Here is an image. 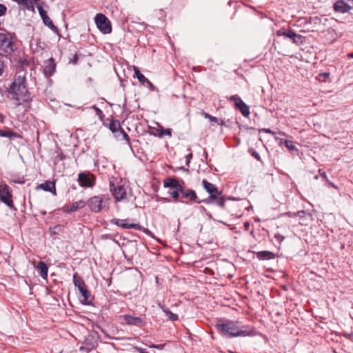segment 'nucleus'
Returning <instances> with one entry per match:
<instances>
[{
    "label": "nucleus",
    "instance_id": "4",
    "mask_svg": "<svg viewBox=\"0 0 353 353\" xmlns=\"http://www.w3.org/2000/svg\"><path fill=\"white\" fill-rule=\"evenodd\" d=\"M79 185L83 188H92L95 185L96 176L90 172H81L78 174Z\"/></svg>",
    "mask_w": 353,
    "mask_h": 353
},
{
    "label": "nucleus",
    "instance_id": "6",
    "mask_svg": "<svg viewBox=\"0 0 353 353\" xmlns=\"http://www.w3.org/2000/svg\"><path fill=\"white\" fill-rule=\"evenodd\" d=\"M202 185L205 190L210 194L208 198L202 199L203 203L210 204L212 203L213 200L216 198V194H221V192H219L217 188L206 179L202 181Z\"/></svg>",
    "mask_w": 353,
    "mask_h": 353
},
{
    "label": "nucleus",
    "instance_id": "17",
    "mask_svg": "<svg viewBox=\"0 0 353 353\" xmlns=\"http://www.w3.org/2000/svg\"><path fill=\"white\" fill-rule=\"evenodd\" d=\"M37 189H41L46 192H50L54 195L57 194L55 183L50 181H46L38 185Z\"/></svg>",
    "mask_w": 353,
    "mask_h": 353
},
{
    "label": "nucleus",
    "instance_id": "40",
    "mask_svg": "<svg viewBox=\"0 0 353 353\" xmlns=\"http://www.w3.org/2000/svg\"><path fill=\"white\" fill-rule=\"evenodd\" d=\"M259 132H264L265 133L272 134L273 135L275 134V132L269 128H262V129L259 130Z\"/></svg>",
    "mask_w": 353,
    "mask_h": 353
},
{
    "label": "nucleus",
    "instance_id": "10",
    "mask_svg": "<svg viewBox=\"0 0 353 353\" xmlns=\"http://www.w3.org/2000/svg\"><path fill=\"white\" fill-rule=\"evenodd\" d=\"M181 201L187 204L192 203H203L202 200H199V198L194 190L184 188H183V191L181 193Z\"/></svg>",
    "mask_w": 353,
    "mask_h": 353
},
{
    "label": "nucleus",
    "instance_id": "41",
    "mask_svg": "<svg viewBox=\"0 0 353 353\" xmlns=\"http://www.w3.org/2000/svg\"><path fill=\"white\" fill-rule=\"evenodd\" d=\"M19 63H20V64H21L22 66H23V65H26V66H28V65H29V64H30L29 61H28L26 59H20V60H19Z\"/></svg>",
    "mask_w": 353,
    "mask_h": 353
},
{
    "label": "nucleus",
    "instance_id": "48",
    "mask_svg": "<svg viewBox=\"0 0 353 353\" xmlns=\"http://www.w3.org/2000/svg\"><path fill=\"white\" fill-rule=\"evenodd\" d=\"M94 109L97 112H101V110L99 108L94 107Z\"/></svg>",
    "mask_w": 353,
    "mask_h": 353
},
{
    "label": "nucleus",
    "instance_id": "34",
    "mask_svg": "<svg viewBox=\"0 0 353 353\" xmlns=\"http://www.w3.org/2000/svg\"><path fill=\"white\" fill-rule=\"evenodd\" d=\"M305 211L304 210H301V211H299L297 212H294V213H292L290 212L286 213V214L290 216V217H292V216H299L300 217H303L304 216V214H305Z\"/></svg>",
    "mask_w": 353,
    "mask_h": 353
},
{
    "label": "nucleus",
    "instance_id": "51",
    "mask_svg": "<svg viewBox=\"0 0 353 353\" xmlns=\"http://www.w3.org/2000/svg\"><path fill=\"white\" fill-rule=\"evenodd\" d=\"M329 184H330V185H332V187L336 188V187H335V185H334L333 183H332L331 182H329Z\"/></svg>",
    "mask_w": 353,
    "mask_h": 353
},
{
    "label": "nucleus",
    "instance_id": "53",
    "mask_svg": "<svg viewBox=\"0 0 353 353\" xmlns=\"http://www.w3.org/2000/svg\"><path fill=\"white\" fill-rule=\"evenodd\" d=\"M279 134L284 135V133H282L281 132H279Z\"/></svg>",
    "mask_w": 353,
    "mask_h": 353
},
{
    "label": "nucleus",
    "instance_id": "16",
    "mask_svg": "<svg viewBox=\"0 0 353 353\" xmlns=\"http://www.w3.org/2000/svg\"><path fill=\"white\" fill-rule=\"evenodd\" d=\"M85 205V203L83 200H80L79 201L74 202L71 205H64L61 210L65 213H72L77 211L79 209L83 208Z\"/></svg>",
    "mask_w": 353,
    "mask_h": 353
},
{
    "label": "nucleus",
    "instance_id": "26",
    "mask_svg": "<svg viewBox=\"0 0 353 353\" xmlns=\"http://www.w3.org/2000/svg\"><path fill=\"white\" fill-rule=\"evenodd\" d=\"M42 20H43V23L47 27H48L52 31H53L55 33L59 32L58 28L54 25L52 21L48 16L43 18Z\"/></svg>",
    "mask_w": 353,
    "mask_h": 353
},
{
    "label": "nucleus",
    "instance_id": "54",
    "mask_svg": "<svg viewBox=\"0 0 353 353\" xmlns=\"http://www.w3.org/2000/svg\"><path fill=\"white\" fill-rule=\"evenodd\" d=\"M117 134H119V137L121 136V134H120V132H117Z\"/></svg>",
    "mask_w": 353,
    "mask_h": 353
},
{
    "label": "nucleus",
    "instance_id": "37",
    "mask_svg": "<svg viewBox=\"0 0 353 353\" xmlns=\"http://www.w3.org/2000/svg\"><path fill=\"white\" fill-rule=\"evenodd\" d=\"M148 347L150 348H154V349H157V350H163L165 346V343H163V344H158V345H155V344H150V345H148Z\"/></svg>",
    "mask_w": 353,
    "mask_h": 353
},
{
    "label": "nucleus",
    "instance_id": "14",
    "mask_svg": "<svg viewBox=\"0 0 353 353\" xmlns=\"http://www.w3.org/2000/svg\"><path fill=\"white\" fill-rule=\"evenodd\" d=\"M352 8V7L343 0H338L333 5L334 11L342 14L347 13Z\"/></svg>",
    "mask_w": 353,
    "mask_h": 353
},
{
    "label": "nucleus",
    "instance_id": "50",
    "mask_svg": "<svg viewBox=\"0 0 353 353\" xmlns=\"http://www.w3.org/2000/svg\"><path fill=\"white\" fill-rule=\"evenodd\" d=\"M192 157V154H188V155L187 156V159H188V158H191Z\"/></svg>",
    "mask_w": 353,
    "mask_h": 353
},
{
    "label": "nucleus",
    "instance_id": "19",
    "mask_svg": "<svg viewBox=\"0 0 353 353\" xmlns=\"http://www.w3.org/2000/svg\"><path fill=\"white\" fill-rule=\"evenodd\" d=\"M123 319L127 324L136 326H141L143 322L141 318L131 315H124Z\"/></svg>",
    "mask_w": 353,
    "mask_h": 353
},
{
    "label": "nucleus",
    "instance_id": "11",
    "mask_svg": "<svg viewBox=\"0 0 353 353\" xmlns=\"http://www.w3.org/2000/svg\"><path fill=\"white\" fill-rule=\"evenodd\" d=\"M125 220L123 219H113L110 221V223L122 228L123 229H135L140 231H143L145 233H148L149 230L148 229L144 228L139 223H125Z\"/></svg>",
    "mask_w": 353,
    "mask_h": 353
},
{
    "label": "nucleus",
    "instance_id": "42",
    "mask_svg": "<svg viewBox=\"0 0 353 353\" xmlns=\"http://www.w3.org/2000/svg\"><path fill=\"white\" fill-rule=\"evenodd\" d=\"M343 336L347 339H352V337L353 336V332H351L350 333H343Z\"/></svg>",
    "mask_w": 353,
    "mask_h": 353
},
{
    "label": "nucleus",
    "instance_id": "23",
    "mask_svg": "<svg viewBox=\"0 0 353 353\" xmlns=\"http://www.w3.org/2000/svg\"><path fill=\"white\" fill-rule=\"evenodd\" d=\"M36 268L39 271L40 276L43 279H46L48 277V271L46 264L43 261H40L38 263Z\"/></svg>",
    "mask_w": 353,
    "mask_h": 353
},
{
    "label": "nucleus",
    "instance_id": "38",
    "mask_svg": "<svg viewBox=\"0 0 353 353\" xmlns=\"http://www.w3.org/2000/svg\"><path fill=\"white\" fill-rule=\"evenodd\" d=\"M7 8L5 5L0 3V17L6 14Z\"/></svg>",
    "mask_w": 353,
    "mask_h": 353
},
{
    "label": "nucleus",
    "instance_id": "7",
    "mask_svg": "<svg viewBox=\"0 0 353 353\" xmlns=\"http://www.w3.org/2000/svg\"><path fill=\"white\" fill-rule=\"evenodd\" d=\"M276 36L278 37H284L285 38H289L292 41V43L296 45L302 44L303 42V37L301 34H296L292 29L287 30H279L276 32Z\"/></svg>",
    "mask_w": 353,
    "mask_h": 353
},
{
    "label": "nucleus",
    "instance_id": "49",
    "mask_svg": "<svg viewBox=\"0 0 353 353\" xmlns=\"http://www.w3.org/2000/svg\"><path fill=\"white\" fill-rule=\"evenodd\" d=\"M323 75L324 77H329L330 74H329V73H326V72H325V73H323Z\"/></svg>",
    "mask_w": 353,
    "mask_h": 353
},
{
    "label": "nucleus",
    "instance_id": "36",
    "mask_svg": "<svg viewBox=\"0 0 353 353\" xmlns=\"http://www.w3.org/2000/svg\"><path fill=\"white\" fill-rule=\"evenodd\" d=\"M160 135H161V136H163V135H168V136L171 137V135H172V129H170V128L162 129L160 131Z\"/></svg>",
    "mask_w": 353,
    "mask_h": 353
},
{
    "label": "nucleus",
    "instance_id": "12",
    "mask_svg": "<svg viewBox=\"0 0 353 353\" xmlns=\"http://www.w3.org/2000/svg\"><path fill=\"white\" fill-rule=\"evenodd\" d=\"M110 190L117 201H121L126 196L125 189L123 185H115L113 183H110Z\"/></svg>",
    "mask_w": 353,
    "mask_h": 353
},
{
    "label": "nucleus",
    "instance_id": "13",
    "mask_svg": "<svg viewBox=\"0 0 353 353\" xmlns=\"http://www.w3.org/2000/svg\"><path fill=\"white\" fill-rule=\"evenodd\" d=\"M229 100L234 101L235 106L240 110L241 114L248 117L250 115L249 107L242 101L238 95H232L229 98Z\"/></svg>",
    "mask_w": 353,
    "mask_h": 353
},
{
    "label": "nucleus",
    "instance_id": "43",
    "mask_svg": "<svg viewBox=\"0 0 353 353\" xmlns=\"http://www.w3.org/2000/svg\"><path fill=\"white\" fill-rule=\"evenodd\" d=\"M4 71V63L3 61L0 59V76L2 75Z\"/></svg>",
    "mask_w": 353,
    "mask_h": 353
},
{
    "label": "nucleus",
    "instance_id": "9",
    "mask_svg": "<svg viewBox=\"0 0 353 353\" xmlns=\"http://www.w3.org/2000/svg\"><path fill=\"white\" fill-rule=\"evenodd\" d=\"M0 201L10 208L14 206L12 194L7 184H0Z\"/></svg>",
    "mask_w": 353,
    "mask_h": 353
},
{
    "label": "nucleus",
    "instance_id": "27",
    "mask_svg": "<svg viewBox=\"0 0 353 353\" xmlns=\"http://www.w3.org/2000/svg\"><path fill=\"white\" fill-rule=\"evenodd\" d=\"M0 137H8V138H10V139H14L19 136L18 135L17 133L10 130H0Z\"/></svg>",
    "mask_w": 353,
    "mask_h": 353
},
{
    "label": "nucleus",
    "instance_id": "2",
    "mask_svg": "<svg viewBox=\"0 0 353 353\" xmlns=\"http://www.w3.org/2000/svg\"><path fill=\"white\" fill-rule=\"evenodd\" d=\"M216 331L225 338L246 336L254 335V329L247 330L245 326H240L239 321L231 320H219L215 324Z\"/></svg>",
    "mask_w": 353,
    "mask_h": 353
},
{
    "label": "nucleus",
    "instance_id": "24",
    "mask_svg": "<svg viewBox=\"0 0 353 353\" xmlns=\"http://www.w3.org/2000/svg\"><path fill=\"white\" fill-rule=\"evenodd\" d=\"M256 256L260 260H270L274 258V254L270 251H261L256 253Z\"/></svg>",
    "mask_w": 353,
    "mask_h": 353
},
{
    "label": "nucleus",
    "instance_id": "20",
    "mask_svg": "<svg viewBox=\"0 0 353 353\" xmlns=\"http://www.w3.org/2000/svg\"><path fill=\"white\" fill-rule=\"evenodd\" d=\"M163 185L165 188H169L170 189L178 188L179 190H181V184L175 178H166L163 181Z\"/></svg>",
    "mask_w": 353,
    "mask_h": 353
},
{
    "label": "nucleus",
    "instance_id": "25",
    "mask_svg": "<svg viewBox=\"0 0 353 353\" xmlns=\"http://www.w3.org/2000/svg\"><path fill=\"white\" fill-rule=\"evenodd\" d=\"M73 282L75 287L78 288L79 291L81 290V288H84L86 287L84 281L78 275L77 272H75L73 274Z\"/></svg>",
    "mask_w": 353,
    "mask_h": 353
},
{
    "label": "nucleus",
    "instance_id": "21",
    "mask_svg": "<svg viewBox=\"0 0 353 353\" xmlns=\"http://www.w3.org/2000/svg\"><path fill=\"white\" fill-rule=\"evenodd\" d=\"M134 74L138 80L143 85L150 87H153L152 83L140 72L138 68L134 67Z\"/></svg>",
    "mask_w": 353,
    "mask_h": 353
},
{
    "label": "nucleus",
    "instance_id": "45",
    "mask_svg": "<svg viewBox=\"0 0 353 353\" xmlns=\"http://www.w3.org/2000/svg\"><path fill=\"white\" fill-rule=\"evenodd\" d=\"M157 305L163 311L165 312V310H167L168 308L163 304L161 303V302H157Z\"/></svg>",
    "mask_w": 353,
    "mask_h": 353
},
{
    "label": "nucleus",
    "instance_id": "31",
    "mask_svg": "<svg viewBox=\"0 0 353 353\" xmlns=\"http://www.w3.org/2000/svg\"><path fill=\"white\" fill-rule=\"evenodd\" d=\"M280 143H284L285 146L288 148L290 150H296L295 145L293 144L292 141L289 140H283L282 139H279Z\"/></svg>",
    "mask_w": 353,
    "mask_h": 353
},
{
    "label": "nucleus",
    "instance_id": "39",
    "mask_svg": "<svg viewBox=\"0 0 353 353\" xmlns=\"http://www.w3.org/2000/svg\"><path fill=\"white\" fill-rule=\"evenodd\" d=\"M251 155L258 161H261V157L259 154L254 150H250Z\"/></svg>",
    "mask_w": 353,
    "mask_h": 353
},
{
    "label": "nucleus",
    "instance_id": "33",
    "mask_svg": "<svg viewBox=\"0 0 353 353\" xmlns=\"http://www.w3.org/2000/svg\"><path fill=\"white\" fill-rule=\"evenodd\" d=\"M37 8L38 9V11H39V15L41 16V19H43V18L48 17V14H47V11L46 10L43 9V8L42 7V6L41 5H37Z\"/></svg>",
    "mask_w": 353,
    "mask_h": 353
},
{
    "label": "nucleus",
    "instance_id": "1",
    "mask_svg": "<svg viewBox=\"0 0 353 353\" xmlns=\"http://www.w3.org/2000/svg\"><path fill=\"white\" fill-rule=\"evenodd\" d=\"M8 92L12 94V99L14 100L15 106H19L22 102H27L30 99L31 94L28 90L25 70H19L16 73Z\"/></svg>",
    "mask_w": 353,
    "mask_h": 353
},
{
    "label": "nucleus",
    "instance_id": "32",
    "mask_svg": "<svg viewBox=\"0 0 353 353\" xmlns=\"http://www.w3.org/2000/svg\"><path fill=\"white\" fill-rule=\"evenodd\" d=\"M119 132H120V134H121L123 139L126 141L129 147L132 149L130 137L128 135V134L123 130V129L122 128L119 130Z\"/></svg>",
    "mask_w": 353,
    "mask_h": 353
},
{
    "label": "nucleus",
    "instance_id": "3",
    "mask_svg": "<svg viewBox=\"0 0 353 353\" xmlns=\"http://www.w3.org/2000/svg\"><path fill=\"white\" fill-rule=\"evenodd\" d=\"M14 42L12 38L4 33H0V55L8 57L14 51Z\"/></svg>",
    "mask_w": 353,
    "mask_h": 353
},
{
    "label": "nucleus",
    "instance_id": "15",
    "mask_svg": "<svg viewBox=\"0 0 353 353\" xmlns=\"http://www.w3.org/2000/svg\"><path fill=\"white\" fill-rule=\"evenodd\" d=\"M56 65L53 58H50L44 63L43 68V74L46 77H50L55 71Z\"/></svg>",
    "mask_w": 353,
    "mask_h": 353
},
{
    "label": "nucleus",
    "instance_id": "52",
    "mask_svg": "<svg viewBox=\"0 0 353 353\" xmlns=\"http://www.w3.org/2000/svg\"><path fill=\"white\" fill-rule=\"evenodd\" d=\"M40 0H34V3L37 4Z\"/></svg>",
    "mask_w": 353,
    "mask_h": 353
},
{
    "label": "nucleus",
    "instance_id": "30",
    "mask_svg": "<svg viewBox=\"0 0 353 353\" xmlns=\"http://www.w3.org/2000/svg\"><path fill=\"white\" fill-rule=\"evenodd\" d=\"M220 195L221 194H216V198L214 199L213 201H214L216 204L220 208H224L225 200L223 196H220Z\"/></svg>",
    "mask_w": 353,
    "mask_h": 353
},
{
    "label": "nucleus",
    "instance_id": "44",
    "mask_svg": "<svg viewBox=\"0 0 353 353\" xmlns=\"http://www.w3.org/2000/svg\"><path fill=\"white\" fill-rule=\"evenodd\" d=\"M134 348L139 352V353H149L148 351H146L145 349H143L141 347H134Z\"/></svg>",
    "mask_w": 353,
    "mask_h": 353
},
{
    "label": "nucleus",
    "instance_id": "47",
    "mask_svg": "<svg viewBox=\"0 0 353 353\" xmlns=\"http://www.w3.org/2000/svg\"><path fill=\"white\" fill-rule=\"evenodd\" d=\"M321 176L324 178L325 179H326L327 181H328L327 179V176H326V174L325 172H323L321 174Z\"/></svg>",
    "mask_w": 353,
    "mask_h": 353
},
{
    "label": "nucleus",
    "instance_id": "46",
    "mask_svg": "<svg viewBox=\"0 0 353 353\" xmlns=\"http://www.w3.org/2000/svg\"><path fill=\"white\" fill-rule=\"evenodd\" d=\"M78 60H79V58H78V55L76 54L74 57H73V59L72 60V63H74V64H77V62H78Z\"/></svg>",
    "mask_w": 353,
    "mask_h": 353
},
{
    "label": "nucleus",
    "instance_id": "22",
    "mask_svg": "<svg viewBox=\"0 0 353 353\" xmlns=\"http://www.w3.org/2000/svg\"><path fill=\"white\" fill-rule=\"evenodd\" d=\"M108 128L114 134L115 137L117 139L119 138V134H117V132H119V130L121 128V126L119 121L112 119L108 125Z\"/></svg>",
    "mask_w": 353,
    "mask_h": 353
},
{
    "label": "nucleus",
    "instance_id": "35",
    "mask_svg": "<svg viewBox=\"0 0 353 353\" xmlns=\"http://www.w3.org/2000/svg\"><path fill=\"white\" fill-rule=\"evenodd\" d=\"M205 118H208L210 121H212V122H214V123H216L218 124H220V125H223V121L221 120V123H219V120L215 117H213L212 115H210L208 114H205Z\"/></svg>",
    "mask_w": 353,
    "mask_h": 353
},
{
    "label": "nucleus",
    "instance_id": "18",
    "mask_svg": "<svg viewBox=\"0 0 353 353\" xmlns=\"http://www.w3.org/2000/svg\"><path fill=\"white\" fill-rule=\"evenodd\" d=\"M79 292L81 294V297L80 298V302L83 305H90L91 301L89 300V298L90 297L91 294H90V292L87 289V286L85 287L84 288H81V290H79Z\"/></svg>",
    "mask_w": 353,
    "mask_h": 353
},
{
    "label": "nucleus",
    "instance_id": "5",
    "mask_svg": "<svg viewBox=\"0 0 353 353\" xmlns=\"http://www.w3.org/2000/svg\"><path fill=\"white\" fill-rule=\"evenodd\" d=\"M110 199L107 197L105 199L101 198L99 196L91 197L88 201V205L90 209L94 212H99L103 208L108 207V201Z\"/></svg>",
    "mask_w": 353,
    "mask_h": 353
},
{
    "label": "nucleus",
    "instance_id": "8",
    "mask_svg": "<svg viewBox=\"0 0 353 353\" xmlns=\"http://www.w3.org/2000/svg\"><path fill=\"white\" fill-rule=\"evenodd\" d=\"M95 23L97 28L103 33L109 34L112 27L108 19L103 14H97L95 17Z\"/></svg>",
    "mask_w": 353,
    "mask_h": 353
},
{
    "label": "nucleus",
    "instance_id": "28",
    "mask_svg": "<svg viewBox=\"0 0 353 353\" xmlns=\"http://www.w3.org/2000/svg\"><path fill=\"white\" fill-rule=\"evenodd\" d=\"M183 187L181 185V190H179L178 188H172L170 189L168 192L169 194L172 196V198L175 199H179L181 196V193L183 191Z\"/></svg>",
    "mask_w": 353,
    "mask_h": 353
},
{
    "label": "nucleus",
    "instance_id": "29",
    "mask_svg": "<svg viewBox=\"0 0 353 353\" xmlns=\"http://www.w3.org/2000/svg\"><path fill=\"white\" fill-rule=\"evenodd\" d=\"M164 313L165 314L168 319L171 321H175L179 319V316L176 314L172 313L170 310L168 309L165 310Z\"/></svg>",
    "mask_w": 353,
    "mask_h": 353
}]
</instances>
